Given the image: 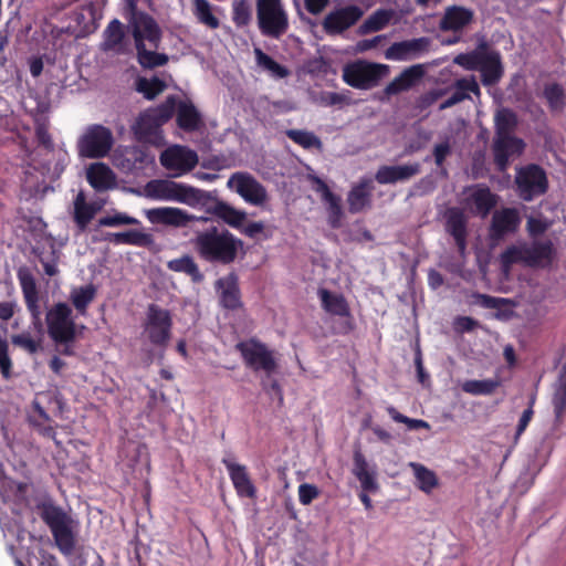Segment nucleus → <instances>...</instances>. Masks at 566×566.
<instances>
[{
  "mask_svg": "<svg viewBox=\"0 0 566 566\" xmlns=\"http://www.w3.org/2000/svg\"><path fill=\"white\" fill-rule=\"evenodd\" d=\"M103 240L115 245L127 244L139 248H149L155 240L153 234L139 229H129L123 232H106Z\"/></svg>",
  "mask_w": 566,
  "mask_h": 566,
  "instance_id": "28",
  "label": "nucleus"
},
{
  "mask_svg": "<svg viewBox=\"0 0 566 566\" xmlns=\"http://www.w3.org/2000/svg\"><path fill=\"white\" fill-rule=\"evenodd\" d=\"M480 73L484 86H494L502 80L504 66L499 51L491 50L489 57L480 69Z\"/></svg>",
  "mask_w": 566,
  "mask_h": 566,
  "instance_id": "30",
  "label": "nucleus"
},
{
  "mask_svg": "<svg viewBox=\"0 0 566 566\" xmlns=\"http://www.w3.org/2000/svg\"><path fill=\"white\" fill-rule=\"evenodd\" d=\"M340 197L337 195L326 199L324 202L327 205L328 210V222L332 228L337 229L340 226V219L343 217V209L340 205Z\"/></svg>",
  "mask_w": 566,
  "mask_h": 566,
  "instance_id": "57",
  "label": "nucleus"
},
{
  "mask_svg": "<svg viewBox=\"0 0 566 566\" xmlns=\"http://www.w3.org/2000/svg\"><path fill=\"white\" fill-rule=\"evenodd\" d=\"M35 138L38 140V144L48 151H52L54 149V143L49 132V126L46 123H36Z\"/></svg>",
  "mask_w": 566,
  "mask_h": 566,
  "instance_id": "61",
  "label": "nucleus"
},
{
  "mask_svg": "<svg viewBox=\"0 0 566 566\" xmlns=\"http://www.w3.org/2000/svg\"><path fill=\"white\" fill-rule=\"evenodd\" d=\"M166 87L167 85L165 81L157 76H153L151 78L138 77L136 80V91L143 94V96L148 101L155 99L166 90Z\"/></svg>",
  "mask_w": 566,
  "mask_h": 566,
  "instance_id": "42",
  "label": "nucleus"
},
{
  "mask_svg": "<svg viewBox=\"0 0 566 566\" xmlns=\"http://www.w3.org/2000/svg\"><path fill=\"white\" fill-rule=\"evenodd\" d=\"M193 3V14L197 18V20L214 30L218 29L220 25L219 19L213 14L212 12V6L208 0H192Z\"/></svg>",
  "mask_w": 566,
  "mask_h": 566,
  "instance_id": "44",
  "label": "nucleus"
},
{
  "mask_svg": "<svg viewBox=\"0 0 566 566\" xmlns=\"http://www.w3.org/2000/svg\"><path fill=\"white\" fill-rule=\"evenodd\" d=\"M148 221L153 224H164L175 228L187 227L191 221H201L207 223L209 221L206 217H196L187 211L175 207H160L153 208L146 211Z\"/></svg>",
  "mask_w": 566,
  "mask_h": 566,
  "instance_id": "14",
  "label": "nucleus"
},
{
  "mask_svg": "<svg viewBox=\"0 0 566 566\" xmlns=\"http://www.w3.org/2000/svg\"><path fill=\"white\" fill-rule=\"evenodd\" d=\"M525 143L516 136H494L492 143L493 161L496 169L505 171L510 165V158L520 156L524 151Z\"/></svg>",
  "mask_w": 566,
  "mask_h": 566,
  "instance_id": "15",
  "label": "nucleus"
},
{
  "mask_svg": "<svg viewBox=\"0 0 566 566\" xmlns=\"http://www.w3.org/2000/svg\"><path fill=\"white\" fill-rule=\"evenodd\" d=\"M218 284L222 286L220 294V304L222 307L230 311H235L242 307L241 293L237 275L230 274L224 281L219 280Z\"/></svg>",
  "mask_w": 566,
  "mask_h": 566,
  "instance_id": "31",
  "label": "nucleus"
},
{
  "mask_svg": "<svg viewBox=\"0 0 566 566\" xmlns=\"http://www.w3.org/2000/svg\"><path fill=\"white\" fill-rule=\"evenodd\" d=\"M354 469L353 473L360 482L361 489L365 492H374L378 489L374 473L368 471V463L365 455L358 449L354 452Z\"/></svg>",
  "mask_w": 566,
  "mask_h": 566,
  "instance_id": "35",
  "label": "nucleus"
},
{
  "mask_svg": "<svg viewBox=\"0 0 566 566\" xmlns=\"http://www.w3.org/2000/svg\"><path fill=\"white\" fill-rule=\"evenodd\" d=\"M232 20L238 28L245 27L250 23L251 8L247 0L234 1Z\"/></svg>",
  "mask_w": 566,
  "mask_h": 566,
  "instance_id": "52",
  "label": "nucleus"
},
{
  "mask_svg": "<svg viewBox=\"0 0 566 566\" xmlns=\"http://www.w3.org/2000/svg\"><path fill=\"white\" fill-rule=\"evenodd\" d=\"M222 463L228 470L237 494L240 497L254 499L256 496V489L247 472V468L234 463L230 459H222Z\"/></svg>",
  "mask_w": 566,
  "mask_h": 566,
  "instance_id": "24",
  "label": "nucleus"
},
{
  "mask_svg": "<svg viewBox=\"0 0 566 566\" xmlns=\"http://www.w3.org/2000/svg\"><path fill=\"white\" fill-rule=\"evenodd\" d=\"M140 221L125 212L115 211L98 219L99 227L139 226Z\"/></svg>",
  "mask_w": 566,
  "mask_h": 566,
  "instance_id": "49",
  "label": "nucleus"
},
{
  "mask_svg": "<svg viewBox=\"0 0 566 566\" xmlns=\"http://www.w3.org/2000/svg\"><path fill=\"white\" fill-rule=\"evenodd\" d=\"M491 50L486 42L480 43L473 51L458 54L453 62L468 71H480Z\"/></svg>",
  "mask_w": 566,
  "mask_h": 566,
  "instance_id": "33",
  "label": "nucleus"
},
{
  "mask_svg": "<svg viewBox=\"0 0 566 566\" xmlns=\"http://www.w3.org/2000/svg\"><path fill=\"white\" fill-rule=\"evenodd\" d=\"M261 387L270 397L277 398L280 405L283 403L284 397L282 387L277 379L272 378V375L270 378L265 375L264 378L261 379Z\"/></svg>",
  "mask_w": 566,
  "mask_h": 566,
  "instance_id": "60",
  "label": "nucleus"
},
{
  "mask_svg": "<svg viewBox=\"0 0 566 566\" xmlns=\"http://www.w3.org/2000/svg\"><path fill=\"white\" fill-rule=\"evenodd\" d=\"M388 415L391 417V419L398 423H405L408 429L410 430H417L422 428H429V424L427 421L421 419H411L402 413H400L395 407L390 406L387 408Z\"/></svg>",
  "mask_w": 566,
  "mask_h": 566,
  "instance_id": "58",
  "label": "nucleus"
},
{
  "mask_svg": "<svg viewBox=\"0 0 566 566\" xmlns=\"http://www.w3.org/2000/svg\"><path fill=\"white\" fill-rule=\"evenodd\" d=\"M555 422L562 423L566 413V365L559 371L552 398Z\"/></svg>",
  "mask_w": 566,
  "mask_h": 566,
  "instance_id": "36",
  "label": "nucleus"
},
{
  "mask_svg": "<svg viewBox=\"0 0 566 566\" xmlns=\"http://www.w3.org/2000/svg\"><path fill=\"white\" fill-rule=\"evenodd\" d=\"M431 40L427 36L392 43L385 52L387 60L408 61L429 51Z\"/></svg>",
  "mask_w": 566,
  "mask_h": 566,
  "instance_id": "18",
  "label": "nucleus"
},
{
  "mask_svg": "<svg viewBox=\"0 0 566 566\" xmlns=\"http://www.w3.org/2000/svg\"><path fill=\"white\" fill-rule=\"evenodd\" d=\"M190 243L202 260L211 264L230 265L243 250V241L226 228L210 224L195 230Z\"/></svg>",
  "mask_w": 566,
  "mask_h": 566,
  "instance_id": "3",
  "label": "nucleus"
},
{
  "mask_svg": "<svg viewBox=\"0 0 566 566\" xmlns=\"http://www.w3.org/2000/svg\"><path fill=\"white\" fill-rule=\"evenodd\" d=\"M11 342L31 355L36 354L41 349V339H34L29 333L12 335Z\"/></svg>",
  "mask_w": 566,
  "mask_h": 566,
  "instance_id": "54",
  "label": "nucleus"
},
{
  "mask_svg": "<svg viewBox=\"0 0 566 566\" xmlns=\"http://www.w3.org/2000/svg\"><path fill=\"white\" fill-rule=\"evenodd\" d=\"M256 20L262 35L271 39H280L290 27L281 0H256Z\"/></svg>",
  "mask_w": 566,
  "mask_h": 566,
  "instance_id": "6",
  "label": "nucleus"
},
{
  "mask_svg": "<svg viewBox=\"0 0 566 566\" xmlns=\"http://www.w3.org/2000/svg\"><path fill=\"white\" fill-rule=\"evenodd\" d=\"M235 350L240 354L245 367L254 373L263 371L270 378L277 370L275 350L255 337L237 343Z\"/></svg>",
  "mask_w": 566,
  "mask_h": 566,
  "instance_id": "5",
  "label": "nucleus"
},
{
  "mask_svg": "<svg viewBox=\"0 0 566 566\" xmlns=\"http://www.w3.org/2000/svg\"><path fill=\"white\" fill-rule=\"evenodd\" d=\"M201 167L209 170L220 171L224 168H228L229 165L226 156L212 155L202 159Z\"/></svg>",
  "mask_w": 566,
  "mask_h": 566,
  "instance_id": "64",
  "label": "nucleus"
},
{
  "mask_svg": "<svg viewBox=\"0 0 566 566\" xmlns=\"http://www.w3.org/2000/svg\"><path fill=\"white\" fill-rule=\"evenodd\" d=\"M421 171L419 163L398 165V166H380L376 174L375 180L380 185L396 184L398 181H407Z\"/></svg>",
  "mask_w": 566,
  "mask_h": 566,
  "instance_id": "23",
  "label": "nucleus"
},
{
  "mask_svg": "<svg viewBox=\"0 0 566 566\" xmlns=\"http://www.w3.org/2000/svg\"><path fill=\"white\" fill-rule=\"evenodd\" d=\"M474 19L473 10L462 6H450L446 8L439 22V29L442 32H461L472 23Z\"/></svg>",
  "mask_w": 566,
  "mask_h": 566,
  "instance_id": "21",
  "label": "nucleus"
},
{
  "mask_svg": "<svg viewBox=\"0 0 566 566\" xmlns=\"http://www.w3.org/2000/svg\"><path fill=\"white\" fill-rule=\"evenodd\" d=\"M254 55H255L256 64L260 67L269 71L275 77L284 78V77L289 76L290 71L287 70V67L277 63L270 55L264 53L260 48H254Z\"/></svg>",
  "mask_w": 566,
  "mask_h": 566,
  "instance_id": "45",
  "label": "nucleus"
},
{
  "mask_svg": "<svg viewBox=\"0 0 566 566\" xmlns=\"http://www.w3.org/2000/svg\"><path fill=\"white\" fill-rule=\"evenodd\" d=\"M454 92H460L464 95V99L470 98L468 93L474 94L476 97L481 96V90L474 75L469 77H461L453 84Z\"/></svg>",
  "mask_w": 566,
  "mask_h": 566,
  "instance_id": "55",
  "label": "nucleus"
},
{
  "mask_svg": "<svg viewBox=\"0 0 566 566\" xmlns=\"http://www.w3.org/2000/svg\"><path fill=\"white\" fill-rule=\"evenodd\" d=\"M48 335L53 343H69L77 339V325L71 306L64 302L54 304L45 315Z\"/></svg>",
  "mask_w": 566,
  "mask_h": 566,
  "instance_id": "9",
  "label": "nucleus"
},
{
  "mask_svg": "<svg viewBox=\"0 0 566 566\" xmlns=\"http://www.w3.org/2000/svg\"><path fill=\"white\" fill-rule=\"evenodd\" d=\"M97 289L93 284L74 287L70 301L80 315H86L90 304L94 301Z\"/></svg>",
  "mask_w": 566,
  "mask_h": 566,
  "instance_id": "39",
  "label": "nucleus"
},
{
  "mask_svg": "<svg viewBox=\"0 0 566 566\" xmlns=\"http://www.w3.org/2000/svg\"><path fill=\"white\" fill-rule=\"evenodd\" d=\"M12 368L13 361L9 355V343L7 338L0 335V373L3 379H11Z\"/></svg>",
  "mask_w": 566,
  "mask_h": 566,
  "instance_id": "53",
  "label": "nucleus"
},
{
  "mask_svg": "<svg viewBox=\"0 0 566 566\" xmlns=\"http://www.w3.org/2000/svg\"><path fill=\"white\" fill-rule=\"evenodd\" d=\"M36 509L42 521L49 526L59 551L65 556L71 555L75 548L72 517L52 502H42Z\"/></svg>",
  "mask_w": 566,
  "mask_h": 566,
  "instance_id": "4",
  "label": "nucleus"
},
{
  "mask_svg": "<svg viewBox=\"0 0 566 566\" xmlns=\"http://www.w3.org/2000/svg\"><path fill=\"white\" fill-rule=\"evenodd\" d=\"M525 245H511L506 248L501 254V263L505 271H507L513 264H524L525 265Z\"/></svg>",
  "mask_w": 566,
  "mask_h": 566,
  "instance_id": "50",
  "label": "nucleus"
},
{
  "mask_svg": "<svg viewBox=\"0 0 566 566\" xmlns=\"http://www.w3.org/2000/svg\"><path fill=\"white\" fill-rule=\"evenodd\" d=\"M86 179L96 191H105L115 186L116 177L104 163H94L87 168Z\"/></svg>",
  "mask_w": 566,
  "mask_h": 566,
  "instance_id": "29",
  "label": "nucleus"
},
{
  "mask_svg": "<svg viewBox=\"0 0 566 566\" xmlns=\"http://www.w3.org/2000/svg\"><path fill=\"white\" fill-rule=\"evenodd\" d=\"M497 195L493 193L485 185H479L471 195L475 210L482 217H486L497 205Z\"/></svg>",
  "mask_w": 566,
  "mask_h": 566,
  "instance_id": "37",
  "label": "nucleus"
},
{
  "mask_svg": "<svg viewBox=\"0 0 566 566\" xmlns=\"http://www.w3.org/2000/svg\"><path fill=\"white\" fill-rule=\"evenodd\" d=\"M517 196L524 201H532L548 190V179L545 170L537 164L520 167L515 175Z\"/></svg>",
  "mask_w": 566,
  "mask_h": 566,
  "instance_id": "11",
  "label": "nucleus"
},
{
  "mask_svg": "<svg viewBox=\"0 0 566 566\" xmlns=\"http://www.w3.org/2000/svg\"><path fill=\"white\" fill-rule=\"evenodd\" d=\"M25 306L32 317V322L34 326L41 331L42 322H41V308H40V300L39 295L24 297Z\"/></svg>",
  "mask_w": 566,
  "mask_h": 566,
  "instance_id": "62",
  "label": "nucleus"
},
{
  "mask_svg": "<svg viewBox=\"0 0 566 566\" xmlns=\"http://www.w3.org/2000/svg\"><path fill=\"white\" fill-rule=\"evenodd\" d=\"M102 39L99 49L103 52H112L117 55L128 52L125 25L118 19L108 22L103 31Z\"/></svg>",
  "mask_w": 566,
  "mask_h": 566,
  "instance_id": "20",
  "label": "nucleus"
},
{
  "mask_svg": "<svg viewBox=\"0 0 566 566\" xmlns=\"http://www.w3.org/2000/svg\"><path fill=\"white\" fill-rule=\"evenodd\" d=\"M411 467L413 468L415 476L421 491L430 493L437 488L438 479L433 471L419 463H412Z\"/></svg>",
  "mask_w": 566,
  "mask_h": 566,
  "instance_id": "48",
  "label": "nucleus"
},
{
  "mask_svg": "<svg viewBox=\"0 0 566 566\" xmlns=\"http://www.w3.org/2000/svg\"><path fill=\"white\" fill-rule=\"evenodd\" d=\"M426 74L422 64H415L405 69L386 87L385 94L388 96L397 95L416 86Z\"/></svg>",
  "mask_w": 566,
  "mask_h": 566,
  "instance_id": "27",
  "label": "nucleus"
},
{
  "mask_svg": "<svg viewBox=\"0 0 566 566\" xmlns=\"http://www.w3.org/2000/svg\"><path fill=\"white\" fill-rule=\"evenodd\" d=\"M521 224L520 212L515 208H502L493 213L490 237L494 240L503 239L509 233H514Z\"/></svg>",
  "mask_w": 566,
  "mask_h": 566,
  "instance_id": "19",
  "label": "nucleus"
},
{
  "mask_svg": "<svg viewBox=\"0 0 566 566\" xmlns=\"http://www.w3.org/2000/svg\"><path fill=\"white\" fill-rule=\"evenodd\" d=\"M172 318L170 312L157 304H149L144 323L148 340L157 347H166L171 337Z\"/></svg>",
  "mask_w": 566,
  "mask_h": 566,
  "instance_id": "12",
  "label": "nucleus"
},
{
  "mask_svg": "<svg viewBox=\"0 0 566 566\" xmlns=\"http://www.w3.org/2000/svg\"><path fill=\"white\" fill-rule=\"evenodd\" d=\"M167 266L174 272L189 275L196 283H199L203 280V274L200 272L198 264L190 255H182L181 258L170 260L167 263Z\"/></svg>",
  "mask_w": 566,
  "mask_h": 566,
  "instance_id": "41",
  "label": "nucleus"
},
{
  "mask_svg": "<svg viewBox=\"0 0 566 566\" xmlns=\"http://www.w3.org/2000/svg\"><path fill=\"white\" fill-rule=\"evenodd\" d=\"M500 386V381L497 379H483V380H465L461 388L464 392L473 395V396H488L492 395L495 389Z\"/></svg>",
  "mask_w": 566,
  "mask_h": 566,
  "instance_id": "46",
  "label": "nucleus"
},
{
  "mask_svg": "<svg viewBox=\"0 0 566 566\" xmlns=\"http://www.w3.org/2000/svg\"><path fill=\"white\" fill-rule=\"evenodd\" d=\"M475 303L483 308L500 310L505 305H510L511 301L503 297H495L489 294L474 293Z\"/></svg>",
  "mask_w": 566,
  "mask_h": 566,
  "instance_id": "59",
  "label": "nucleus"
},
{
  "mask_svg": "<svg viewBox=\"0 0 566 566\" xmlns=\"http://www.w3.org/2000/svg\"><path fill=\"white\" fill-rule=\"evenodd\" d=\"M160 164L168 170H176V176L191 171L198 164V155L195 150L182 146L166 149L160 155Z\"/></svg>",
  "mask_w": 566,
  "mask_h": 566,
  "instance_id": "16",
  "label": "nucleus"
},
{
  "mask_svg": "<svg viewBox=\"0 0 566 566\" xmlns=\"http://www.w3.org/2000/svg\"><path fill=\"white\" fill-rule=\"evenodd\" d=\"M176 122L179 128L185 132H195L199 129L201 116L196 106L190 102H177Z\"/></svg>",
  "mask_w": 566,
  "mask_h": 566,
  "instance_id": "32",
  "label": "nucleus"
},
{
  "mask_svg": "<svg viewBox=\"0 0 566 566\" xmlns=\"http://www.w3.org/2000/svg\"><path fill=\"white\" fill-rule=\"evenodd\" d=\"M518 125L517 115L511 108H501L494 116V136H514L513 133Z\"/></svg>",
  "mask_w": 566,
  "mask_h": 566,
  "instance_id": "40",
  "label": "nucleus"
},
{
  "mask_svg": "<svg viewBox=\"0 0 566 566\" xmlns=\"http://www.w3.org/2000/svg\"><path fill=\"white\" fill-rule=\"evenodd\" d=\"M227 186L233 189L245 202L262 206L268 199L265 187L251 174L238 171L230 176Z\"/></svg>",
  "mask_w": 566,
  "mask_h": 566,
  "instance_id": "13",
  "label": "nucleus"
},
{
  "mask_svg": "<svg viewBox=\"0 0 566 566\" xmlns=\"http://www.w3.org/2000/svg\"><path fill=\"white\" fill-rule=\"evenodd\" d=\"M177 96L169 95L164 103L156 107H149L139 114L133 126L139 140H148L156 136L160 127L166 124L176 111Z\"/></svg>",
  "mask_w": 566,
  "mask_h": 566,
  "instance_id": "8",
  "label": "nucleus"
},
{
  "mask_svg": "<svg viewBox=\"0 0 566 566\" xmlns=\"http://www.w3.org/2000/svg\"><path fill=\"white\" fill-rule=\"evenodd\" d=\"M148 197L176 201L190 207H207V211L234 229H241L247 219L243 210H238L226 201L216 199L210 192L172 180H150L145 187Z\"/></svg>",
  "mask_w": 566,
  "mask_h": 566,
  "instance_id": "1",
  "label": "nucleus"
},
{
  "mask_svg": "<svg viewBox=\"0 0 566 566\" xmlns=\"http://www.w3.org/2000/svg\"><path fill=\"white\" fill-rule=\"evenodd\" d=\"M363 10L355 4L331 11L323 21L327 34H338L353 27L361 17Z\"/></svg>",
  "mask_w": 566,
  "mask_h": 566,
  "instance_id": "17",
  "label": "nucleus"
},
{
  "mask_svg": "<svg viewBox=\"0 0 566 566\" xmlns=\"http://www.w3.org/2000/svg\"><path fill=\"white\" fill-rule=\"evenodd\" d=\"M114 145L112 130L102 124L86 126L77 138L76 150L81 158L99 159L106 157Z\"/></svg>",
  "mask_w": 566,
  "mask_h": 566,
  "instance_id": "7",
  "label": "nucleus"
},
{
  "mask_svg": "<svg viewBox=\"0 0 566 566\" xmlns=\"http://www.w3.org/2000/svg\"><path fill=\"white\" fill-rule=\"evenodd\" d=\"M373 189L374 186L370 178H361L354 185L347 195L348 211L356 214L366 208H370Z\"/></svg>",
  "mask_w": 566,
  "mask_h": 566,
  "instance_id": "26",
  "label": "nucleus"
},
{
  "mask_svg": "<svg viewBox=\"0 0 566 566\" xmlns=\"http://www.w3.org/2000/svg\"><path fill=\"white\" fill-rule=\"evenodd\" d=\"M543 95L552 109L563 107L565 94L560 84L552 83L545 85Z\"/></svg>",
  "mask_w": 566,
  "mask_h": 566,
  "instance_id": "51",
  "label": "nucleus"
},
{
  "mask_svg": "<svg viewBox=\"0 0 566 566\" xmlns=\"http://www.w3.org/2000/svg\"><path fill=\"white\" fill-rule=\"evenodd\" d=\"M97 209L93 203H87L83 191H80L74 199L73 219L78 229L85 230L92 219L95 217Z\"/></svg>",
  "mask_w": 566,
  "mask_h": 566,
  "instance_id": "38",
  "label": "nucleus"
},
{
  "mask_svg": "<svg viewBox=\"0 0 566 566\" xmlns=\"http://www.w3.org/2000/svg\"><path fill=\"white\" fill-rule=\"evenodd\" d=\"M392 12L386 9H379L370 14L359 27L361 34L378 32L382 30L391 20Z\"/></svg>",
  "mask_w": 566,
  "mask_h": 566,
  "instance_id": "43",
  "label": "nucleus"
},
{
  "mask_svg": "<svg viewBox=\"0 0 566 566\" xmlns=\"http://www.w3.org/2000/svg\"><path fill=\"white\" fill-rule=\"evenodd\" d=\"M389 72L385 64L356 61L347 64L343 71V80L354 88L369 90L377 86Z\"/></svg>",
  "mask_w": 566,
  "mask_h": 566,
  "instance_id": "10",
  "label": "nucleus"
},
{
  "mask_svg": "<svg viewBox=\"0 0 566 566\" xmlns=\"http://www.w3.org/2000/svg\"><path fill=\"white\" fill-rule=\"evenodd\" d=\"M285 134L292 142L304 149H321L323 146L322 140L312 132L303 129H287Z\"/></svg>",
  "mask_w": 566,
  "mask_h": 566,
  "instance_id": "47",
  "label": "nucleus"
},
{
  "mask_svg": "<svg viewBox=\"0 0 566 566\" xmlns=\"http://www.w3.org/2000/svg\"><path fill=\"white\" fill-rule=\"evenodd\" d=\"M322 307L329 314L340 317H348L350 308L344 295L332 293L326 289L318 290Z\"/></svg>",
  "mask_w": 566,
  "mask_h": 566,
  "instance_id": "34",
  "label": "nucleus"
},
{
  "mask_svg": "<svg viewBox=\"0 0 566 566\" xmlns=\"http://www.w3.org/2000/svg\"><path fill=\"white\" fill-rule=\"evenodd\" d=\"M468 220L459 208H451L446 216V231L454 239L457 249L461 255L467 250Z\"/></svg>",
  "mask_w": 566,
  "mask_h": 566,
  "instance_id": "22",
  "label": "nucleus"
},
{
  "mask_svg": "<svg viewBox=\"0 0 566 566\" xmlns=\"http://www.w3.org/2000/svg\"><path fill=\"white\" fill-rule=\"evenodd\" d=\"M319 495V490L314 484L303 483L298 486V500L303 505L311 504Z\"/></svg>",
  "mask_w": 566,
  "mask_h": 566,
  "instance_id": "63",
  "label": "nucleus"
},
{
  "mask_svg": "<svg viewBox=\"0 0 566 566\" xmlns=\"http://www.w3.org/2000/svg\"><path fill=\"white\" fill-rule=\"evenodd\" d=\"M138 2L124 0V18L134 40L137 61L143 69L164 66L168 63V55L156 52L161 42V30L150 14L138 9Z\"/></svg>",
  "mask_w": 566,
  "mask_h": 566,
  "instance_id": "2",
  "label": "nucleus"
},
{
  "mask_svg": "<svg viewBox=\"0 0 566 566\" xmlns=\"http://www.w3.org/2000/svg\"><path fill=\"white\" fill-rule=\"evenodd\" d=\"M18 280L23 293V297L39 295L35 279L29 270L20 269L18 271Z\"/></svg>",
  "mask_w": 566,
  "mask_h": 566,
  "instance_id": "56",
  "label": "nucleus"
},
{
  "mask_svg": "<svg viewBox=\"0 0 566 566\" xmlns=\"http://www.w3.org/2000/svg\"><path fill=\"white\" fill-rule=\"evenodd\" d=\"M525 245V265L530 268H546L554 260L555 250L552 241H536Z\"/></svg>",
  "mask_w": 566,
  "mask_h": 566,
  "instance_id": "25",
  "label": "nucleus"
}]
</instances>
